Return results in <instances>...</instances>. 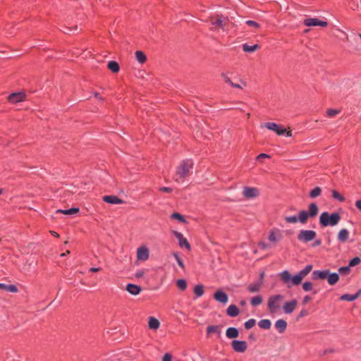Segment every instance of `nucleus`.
<instances>
[{
	"label": "nucleus",
	"mask_w": 361,
	"mask_h": 361,
	"mask_svg": "<svg viewBox=\"0 0 361 361\" xmlns=\"http://www.w3.org/2000/svg\"><path fill=\"white\" fill-rule=\"evenodd\" d=\"M341 219V215L338 213L329 214L324 212L320 215L319 223L323 227L335 226L338 224Z\"/></svg>",
	"instance_id": "nucleus-1"
},
{
	"label": "nucleus",
	"mask_w": 361,
	"mask_h": 361,
	"mask_svg": "<svg viewBox=\"0 0 361 361\" xmlns=\"http://www.w3.org/2000/svg\"><path fill=\"white\" fill-rule=\"evenodd\" d=\"M281 281L286 286L287 288H290L293 286H298L301 282V278L298 273L292 276L288 270H284L279 274Z\"/></svg>",
	"instance_id": "nucleus-2"
},
{
	"label": "nucleus",
	"mask_w": 361,
	"mask_h": 361,
	"mask_svg": "<svg viewBox=\"0 0 361 361\" xmlns=\"http://www.w3.org/2000/svg\"><path fill=\"white\" fill-rule=\"evenodd\" d=\"M308 209V211L301 210L298 213V220L302 224H306L309 218L315 217L319 212L318 206L314 202L310 204Z\"/></svg>",
	"instance_id": "nucleus-3"
},
{
	"label": "nucleus",
	"mask_w": 361,
	"mask_h": 361,
	"mask_svg": "<svg viewBox=\"0 0 361 361\" xmlns=\"http://www.w3.org/2000/svg\"><path fill=\"white\" fill-rule=\"evenodd\" d=\"M283 300V296L281 294H276L270 296L267 300V307L270 313H276L281 307V302Z\"/></svg>",
	"instance_id": "nucleus-4"
},
{
	"label": "nucleus",
	"mask_w": 361,
	"mask_h": 361,
	"mask_svg": "<svg viewBox=\"0 0 361 361\" xmlns=\"http://www.w3.org/2000/svg\"><path fill=\"white\" fill-rule=\"evenodd\" d=\"M317 233L313 230H300L298 240L302 243H307L315 239Z\"/></svg>",
	"instance_id": "nucleus-5"
},
{
	"label": "nucleus",
	"mask_w": 361,
	"mask_h": 361,
	"mask_svg": "<svg viewBox=\"0 0 361 361\" xmlns=\"http://www.w3.org/2000/svg\"><path fill=\"white\" fill-rule=\"evenodd\" d=\"M192 166L193 162L191 159H185L183 161V162L178 167V175L182 178H185L188 176L190 169H192Z\"/></svg>",
	"instance_id": "nucleus-6"
},
{
	"label": "nucleus",
	"mask_w": 361,
	"mask_h": 361,
	"mask_svg": "<svg viewBox=\"0 0 361 361\" xmlns=\"http://www.w3.org/2000/svg\"><path fill=\"white\" fill-rule=\"evenodd\" d=\"M173 233L174 236L178 239V245L181 248H185L188 250H190L191 246L189 242L185 238H184L183 235L181 233L177 231H173Z\"/></svg>",
	"instance_id": "nucleus-7"
},
{
	"label": "nucleus",
	"mask_w": 361,
	"mask_h": 361,
	"mask_svg": "<svg viewBox=\"0 0 361 361\" xmlns=\"http://www.w3.org/2000/svg\"><path fill=\"white\" fill-rule=\"evenodd\" d=\"M243 195L247 199H253L259 196V191L256 188L245 186L243 188Z\"/></svg>",
	"instance_id": "nucleus-8"
},
{
	"label": "nucleus",
	"mask_w": 361,
	"mask_h": 361,
	"mask_svg": "<svg viewBox=\"0 0 361 361\" xmlns=\"http://www.w3.org/2000/svg\"><path fill=\"white\" fill-rule=\"evenodd\" d=\"M303 23L305 26H307V27H311V26L326 27L327 25V22H326L324 20H321L317 18H305L303 21Z\"/></svg>",
	"instance_id": "nucleus-9"
},
{
	"label": "nucleus",
	"mask_w": 361,
	"mask_h": 361,
	"mask_svg": "<svg viewBox=\"0 0 361 361\" xmlns=\"http://www.w3.org/2000/svg\"><path fill=\"white\" fill-rule=\"evenodd\" d=\"M231 346L235 352L244 353L247 348V343L245 341L233 340Z\"/></svg>",
	"instance_id": "nucleus-10"
},
{
	"label": "nucleus",
	"mask_w": 361,
	"mask_h": 361,
	"mask_svg": "<svg viewBox=\"0 0 361 361\" xmlns=\"http://www.w3.org/2000/svg\"><path fill=\"white\" fill-rule=\"evenodd\" d=\"M149 251L147 246L142 245L137 248V258L140 261H146L149 259Z\"/></svg>",
	"instance_id": "nucleus-11"
},
{
	"label": "nucleus",
	"mask_w": 361,
	"mask_h": 361,
	"mask_svg": "<svg viewBox=\"0 0 361 361\" xmlns=\"http://www.w3.org/2000/svg\"><path fill=\"white\" fill-rule=\"evenodd\" d=\"M264 126L271 130L276 132V133L279 135H283L286 131V128L282 127L281 126L278 125L276 123H267Z\"/></svg>",
	"instance_id": "nucleus-12"
},
{
	"label": "nucleus",
	"mask_w": 361,
	"mask_h": 361,
	"mask_svg": "<svg viewBox=\"0 0 361 361\" xmlns=\"http://www.w3.org/2000/svg\"><path fill=\"white\" fill-rule=\"evenodd\" d=\"M214 298L219 302L226 304L228 301V295L222 290H218L214 293Z\"/></svg>",
	"instance_id": "nucleus-13"
},
{
	"label": "nucleus",
	"mask_w": 361,
	"mask_h": 361,
	"mask_svg": "<svg viewBox=\"0 0 361 361\" xmlns=\"http://www.w3.org/2000/svg\"><path fill=\"white\" fill-rule=\"evenodd\" d=\"M298 301L293 299L290 301L286 302L283 305V312L286 314H291L295 309Z\"/></svg>",
	"instance_id": "nucleus-14"
},
{
	"label": "nucleus",
	"mask_w": 361,
	"mask_h": 361,
	"mask_svg": "<svg viewBox=\"0 0 361 361\" xmlns=\"http://www.w3.org/2000/svg\"><path fill=\"white\" fill-rule=\"evenodd\" d=\"M25 94L23 92L12 93L8 96V101L11 103H18L24 100Z\"/></svg>",
	"instance_id": "nucleus-15"
},
{
	"label": "nucleus",
	"mask_w": 361,
	"mask_h": 361,
	"mask_svg": "<svg viewBox=\"0 0 361 361\" xmlns=\"http://www.w3.org/2000/svg\"><path fill=\"white\" fill-rule=\"evenodd\" d=\"M326 279L328 281L329 285L333 286L336 284L339 280V275L338 273H331L329 269H327V274Z\"/></svg>",
	"instance_id": "nucleus-16"
},
{
	"label": "nucleus",
	"mask_w": 361,
	"mask_h": 361,
	"mask_svg": "<svg viewBox=\"0 0 361 361\" xmlns=\"http://www.w3.org/2000/svg\"><path fill=\"white\" fill-rule=\"evenodd\" d=\"M103 200L105 202L111 204H121L123 202L121 199H119L117 196L115 195H105L103 197Z\"/></svg>",
	"instance_id": "nucleus-17"
},
{
	"label": "nucleus",
	"mask_w": 361,
	"mask_h": 361,
	"mask_svg": "<svg viewBox=\"0 0 361 361\" xmlns=\"http://www.w3.org/2000/svg\"><path fill=\"white\" fill-rule=\"evenodd\" d=\"M126 290L133 295H137L141 292L142 288L140 286L128 283L126 286Z\"/></svg>",
	"instance_id": "nucleus-18"
},
{
	"label": "nucleus",
	"mask_w": 361,
	"mask_h": 361,
	"mask_svg": "<svg viewBox=\"0 0 361 361\" xmlns=\"http://www.w3.org/2000/svg\"><path fill=\"white\" fill-rule=\"evenodd\" d=\"M361 294V288L359 289L355 294H343L341 296V300H346L352 302L355 300Z\"/></svg>",
	"instance_id": "nucleus-19"
},
{
	"label": "nucleus",
	"mask_w": 361,
	"mask_h": 361,
	"mask_svg": "<svg viewBox=\"0 0 361 361\" xmlns=\"http://www.w3.org/2000/svg\"><path fill=\"white\" fill-rule=\"evenodd\" d=\"M327 274V269L314 270L312 273V277L314 280L325 279Z\"/></svg>",
	"instance_id": "nucleus-20"
},
{
	"label": "nucleus",
	"mask_w": 361,
	"mask_h": 361,
	"mask_svg": "<svg viewBox=\"0 0 361 361\" xmlns=\"http://www.w3.org/2000/svg\"><path fill=\"white\" fill-rule=\"evenodd\" d=\"M262 281L259 280L255 283H250L247 286V290L250 293H257L259 292L262 288Z\"/></svg>",
	"instance_id": "nucleus-21"
},
{
	"label": "nucleus",
	"mask_w": 361,
	"mask_h": 361,
	"mask_svg": "<svg viewBox=\"0 0 361 361\" xmlns=\"http://www.w3.org/2000/svg\"><path fill=\"white\" fill-rule=\"evenodd\" d=\"M349 231L348 229L346 228H343L341 229L338 233V240L340 242V243H345L348 240V238H349Z\"/></svg>",
	"instance_id": "nucleus-22"
},
{
	"label": "nucleus",
	"mask_w": 361,
	"mask_h": 361,
	"mask_svg": "<svg viewBox=\"0 0 361 361\" xmlns=\"http://www.w3.org/2000/svg\"><path fill=\"white\" fill-rule=\"evenodd\" d=\"M275 327L279 333H283L287 328V322L284 319H279L275 322Z\"/></svg>",
	"instance_id": "nucleus-23"
},
{
	"label": "nucleus",
	"mask_w": 361,
	"mask_h": 361,
	"mask_svg": "<svg viewBox=\"0 0 361 361\" xmlns=\"http://www.w3.org/2000/svg\"><path fill=\"white\" fill-rule=\"evenodd\" d=\"M238 335V329L235 327H228L226 331V336L228 338H237Z\"/></svg>",
	"instance_id": "nucleus-24"
},
{
	"label": "nucleus",
	"mask_w": 361,
	"mask_h": 361,
	"mask_svg": "<svg viewBox=\"0 0 361 361\" xmlns=\"http://www.w3.org/2000/svg\"><path fill=\"white\" fill-rule=\"evenodd\" d=\"M226 313L231 317H237L239 314V309L235 305H231L226 310Z\"/></svg>",
	"instance_id": "nucleus-25"
},
{
	"label": "nucleus",
	"mask_w": 361,
	"mask_h": 361,
	"mask_svg": "<svg viewBox=\"0 0 361 361\" xmlns=\"http://www.w3.org/2000/svg\"><path fill=\"white\" fill-rule=\"evenodd\" d=\"M0 289H3L10 293H16L18 291V288L16 285L6 284L3 283H0Z\"/></svg>",
	"instance_id": "nucleus-26"
},
{
	"label": "nucleus",
	"mask_w": 361,
	"mask_h": 361,
	"mask_svg": "<svg viewBox=\"0 0 361 361\" xmlns=\"http://www.w3.org/2000/svg\"><path fill=\"white\" fill-rule=\"evenodd\" d=\"M207 334L215 333V334H216L217 336L219 338L221 336V326H218V325L208 326L207 327Z\"/></svg>",
	"instance_id": "nucleus-27"
},
{
	"label": "nucleus",
	"mask_w": 361,
	"mask_h": 361,
	"mask_svg": "<svg viewBox=\"0 0 361 361\" xmlns=\"http://www.w3.org/2000/svg\"><path fill=\"white\" fill-rule=\"evenodd\" d=\"M149 324V329H151L152 330H157L160 326L159 321L157 318L153 317H151L149 318V324Z\"/></svg>",
	"instance_id": "nucleus-28"
},
{
	"label": "nucleus",
	"mask_w": 361,
	"mask_h": 361,
	"mask_svg": "<svg viewBox=\"0 0 361 361\" xmlns=\"http://www.w3.org/2000/svg\"><path fill=\"white\" fill-rule=\"evenodd\" d=\"M312 269V266L311 264H307L304 269L298 272V274L300 276L302 281L310 272Z\"/></svg>",
	"instance_id": "nucleus-29"
},
{
	"label": "nucleus",
	"mask_w": 361,
	"mask_h": 361,
	"mask_svg": "<svg viewBox=\"0 0 361 361\" xmlns=\"http://www.w3.org/2000/svg\"><path fill=\"white\" fill-rule=\"evenodd\" d=\"M57 212L62 213L67 215H72L78 213L79 212L78 207H72L68 209H58Z\"/></svg>",
	"instance_id": "nucleus-30"
},
{
	"label": "nucleus",
	"mask_w": 361,
	"mask_h": 361,
	"mask_svg": "<svg viewBox=\"0 0 361 361\" xmlns=\"http://www.w3.org/2000/svg\"><path fill=\"white\" fill-rule=\"evenodd\" d=\"M259 48L258 44L248 45L247 44H243V50L247 53H251L256 51Z\"/></svg>",
	"instance_id": "nucleus-31"
},
{
	"label": "nucleus",
	"mask_w": 361,
	"mask_h": 361,
	"mask_svg": "<svg viewBox=\"0 0 361 361\" xmlns=\"http://www.w3.org/2000/svg\"><path fill=\"white\" fill-rule=\"evenodd\" d=\"M204 286L201 284H197L194 287V293L195 294L196 298H200L203 295Z\"/></svg>",
	"instance_id": "nucleus-32"
},
{
	"label": "nucleus",
	"mask_w": 361,
	"mask_h": 361,
	"mask_svg": "<svg viewBox=\"0 0 361 361\" xmlns=\"http://www.w3.org/2000/svg\"><path fill=\"white\" fill-rule=\"evenodd\" d=\"M135 55L136 60L140 63H143L144 62H145L147 58H146V55L144 54L143 51H136Z\"/></svg>",
	"instance_id": "nucleus-33"
},
{
	"label": "nucleus",
	"mask_w": 361,
	"mask_h": 361,
	"mask_svg": "<svg viewBox=\"0 0 361 361\" xmlns=\"http://www.w3.org/2000/svg\"><path fill=\"white\" fill-rule=\"evenodd\" d=\"M258 325L263 329H269L271 327V323L269 319H264L259 322Z\"/></svg>",
	"instance_id": "nucleus-34"
},
{
	"label": "nucleus",
	"mask_w": 361,
	"mask_h": 361,
	"mask_svg": "<svg viewBox=\"0 0 361 361\" xmlns=\"http://www.w3.org/2000/svg\"><path fill=\"white\" fill-rule=\"evenodd\" d=\"M262 302V297L260 295H256L251 298L250 304L252 306H257Z\"/></svg>",
	"instance_id": "nucleus-35"
},
{
	"label": "nucleus",
	"mask_w": 361,
	"mask_h": 361,
	"mask_svg": "<svg viewBox=\"0 0 361 361\" xmlns=\"http://www.w3.org/2000/svg\"><path fill=\"white\" fill-rule=\"evenodd\" d=\"M108 68L113 72L117 73L119 71V66L117 62L111 61L108 63Z\"/></svg>",
	"instance_id": "nucleus-36"
},
{
	"label": "nucleus",
	"mask_w": 361,
	"mask_h": 361,
	"mask_svg": "<svg viewBox=\"0 0 361 361\" xmlns=\"http://www.w3.org/2000/svg\"><path fill=\"white\" fill-rule=\"evenodd\" d=\"M322 193V189L319 187H316L310 192V197L315 198L319 196Z\"/></svg>",
	"instance_id": "nucleus-37"
},
{
	"label": "nucleus",
	"mask_w": 361,
	"mask_h": 361,
	"mask_svg": "<svg viewBox=\"0 0 361 361\" xmlns=\"http://www.w3.org/2000/svg\"><path fill=\"white\" fill-rule=\"evenodd\" d=\"M286 223L288 224H296L299 222L298 216H288L284 218Z\"/></svg>",
	"instance_id": "nucleus-38"
},
{
	"label": "nucleus",
	"mask_w": 361,
	"mask_h": 361,
	"mask_svg": "<svg viewBox=\"0 0 361 361\" xmlns=\"http://www.w3.org/2000/svg\"><path fill=\"white\" fill-rule=\"evenodd\" d=\"M268 239L269 241H271V242H276V241H278L279 240L281 239V235H279L278 236L275 234V233L271 231L270 233H269V235L268 236Z\"/></svg>",
	"instance_id": "nucleus-39"
},
{
	"label": "nucleus",
	"mask_w": 361,
	"mask_h": 361,
	"mask_svg": "<svg viewBox=\"0 0 361 361\" xmlns=\"http://www.w3.org/2000/svg\"><path fill=\"white\" fill-rule=\"evenodd\" d=\"M332 197L334 199L342 202L345 200L343 196H342L337 190H332Z\"/></svg>",
	"instance_id": "nucleus-40"
},
{
	"label": "nucleus",
	"mask_w": 361,
	"mask_h": 361,
	"mask_svg": "<svg viewBox=\"0 0 361 361\" xmlns=\"http://www.w3.org/2000/svg\"><path fill=\"white\" fill-rule=\"evenodd\" d=\"M256 324V320L255 319H250L245 322V328L246 329H252Z\"/></svg>",
	"instance_id": "nucleus-41"
},
{
	"label": "nucleus",
	"mask_w": 361,
	"mask_h": 361,
	"mask_svg": "<svg viewBox=\"0 0 361 361\" xmlns=\"http://www.w3.org/2000/svg\"><path fill=\"white\" fill-rule=\"evenodd\" d=\"M178 287L182 290H184L187 288V283L185 279H178L176 282Z\"/></svg>",
	"instance_id": "nucleus-42"
},
{
	"label": "nucleus",
	"mask_w": 361,
	"mask_h": 361,
	"mask_svg": "<svg viewBox=\"0 0 361 361\" xmlns=\"http://www.w3.org/2000/svg\"><path fill=\"white\" fill-rule=\"evenodd\" d=\"M302 288L305 292L311 291L313 290V285L310 281H305L302 284Z\"/></svg>",
	"instance_id": "nucleus-43"
},
{
	"label": "nucleus",
	"mask_w": 361,
	"mask_h": 361,
	"mask_svg": "<svg viewBox=\"0 0 361 361\" xmlns=\"http://www.w3.org/2000/svg\"><path fill=\"white\" fill-rule=\"evenodd\" d=\"M171 218L173 219H177L178 221L180 222H185V219H184L183 216H182L180 214L175 212L171 214Z\"/></svg>",
	"instance_id": "nucleus-44"
},
{
	"label": "nucleus",
	"mask_w": 361,
	"mask_h": 361,
	"mask_svg": "<svg viewBox=\"0 0 361 361\" xmlns=\"http://www.w3.org/2000/svg\"><path fill=\"white\" fill-rule=\"evenodd\" d=\"M361 262V259L358 257L353 258L349 262V267H355Z\"/></svg>",
	"instance_id": "nucleus-45"
},
{
	"label": "nucleus",
	"mask_w": 361,
	"mask_h": 361,
	"mask_svg": "<svg viewBox=\"0 0 361 361\" xmlns=\"http://www.w3.org/2000/svg\"><path fill=\"white\" fill-rule=\"evenodd\" d=\"M350 271V268L348 266H346V267H341L338 269V272L339 274H344V275H346L348 274Z\"/></svg>",
	"instance_id": "nucleus-46"
},
{
	"label": "nucleus",
	"mask_w": 361,
	"mask_h": 361,
	"mask_svg": "<svg viewBox=\"0 0 361 361\" xmlns=\"http://www.w3.org/2000/svg\"><path fill=\"white\" fill-rule=\"evenodd\" d=\"M245 23L248 26L253 27L255 28H259L260 27L259 24L257 22H256L255 20H246Z\"/></svg>",
	"instance_id": "nucleus-47"
},
{
	"label": "nucleus",
	"mask_w": 361,
	"mask_h": 361,
	"mask_svg": "<svg viewBox=\"0 0 361 361\" xmlns=\"http://www.w3.org/2000/svg\"><path fill=\"white\" fill-rule=\"evenodd\" d=\"M338 112L339 111L337 109H329L326 111V114L329 117H333L337 114H338Z\"/></svg>",
	"instance_id": "nucleus-48"
},
{
	"label": "nucleus",
	"mask_w": 361,
	"mask_h": 361,
	"mask_svg": "<svg viewBox=\"0 0 361 361\" xmlns=\"http://www.w3.org/2000/svg\"><path fill=\"white\" fill-rule=\"evenodd\" d=\"M77 30H78V27L77 26H75V27H65L64 29L62 30V31L64 33L69 34L71 32H73L76 31Z\"/></svg>",
	"instance_id": "nucleus-49"
},
{
	"label": "nucleus",
	"mask_w": 361,
	"mask_h": 361,
	"mask_svg": "<svg viewBox=\"0 0 361 361\" xmlns=\"http://www.w3.org/2000/svg\"><path fill=\"white\" fill-rule=\"evenodd\" d=\"M259 246L262 250H267L271 247V245L265 242L261 241L259 243Z\"/></svg>",
	"instance_id": "nucleus-50"
},
{
	"label": "nucleus",
	"mask_w": 361,
	"mask_h": 361,
	"mask_svg": "<svg viewBox=\"0 0 361 361\" xmlns=\"http://www.w3.org/2000/svg\"><path fill=\"white\" fill-rule=\"evenodd\" d=\"M212 24L214 25L219 26V27H224V23L223 20L221 18L216 19L215 21H214L212 23Z\"/></svg>",
	"instance_id": "nucleus-51"
},
{
	"label": "nucleus",
	"mask_w": 361,
	"mask_h": 361,
	"mask_svg": "<svg viewBox=\"0 0 361 361\" xmlns=\"http://www.w3.org/2000/svg\"><path fill=\"white\" fill-rule=\"evenodd\" d=\"M222 77L224 78V80L225 81V82H226L227 84L230 85L231 87H232V84H233L234 82H233L231 81V80L230 79V78H228L226 74L223 73L222 74Z\"/></svg>",
	"instance_id": "nucleus-52"
},
{
	"label": "nucleus",
	"mask_w": 361,
	"mask_h": 361,
	"mask_svg": "<svg viewBox=\"0 0 361 361\" xmlns=\"http://www.w3.org/2000/svg\"><path fill=\"white\" fill-rule=\"evenodd\" d=\"M159 190L164 192H171L172 191V188L169 187H161Z\"/></svg>",
	"instance_id": "nucleus-53"
},
{
	"label": "nucleus",
	"mask_w": 361,
	"mask_h": 361,
	"mask_svg": "<svg viewBox=\"0 0 361 361\" xmlns=\"http://www.w3.org/2000/svg\"><path fill=\"white\" fill-rule=\"evenodd\" d=\"M245 86V83L244 82H241V85L237 84V83L232 84L233 87L239 88V89H243V87Z\"/></svg>",
	"instance_id": "nucleus-54"
},
{
	"label": "nucleus",
	"mask_w": 361,
	"mask_h": 361,
	"mask_svg": "<svg viewBox=\"0 0 361 361\" xmlns=\"http://www.w3.org/2000/svg\"><path fill=\"white\" fill-rule=\"evenodd\" d=\"M172 356L169 353H166L163 357V361H171Z\"/></svg>",
	"instance_id": "nucleus-55"
},
{
	"label": "nucleus",
	"mask_w": 361,
	"mask_h": 361,
	"mask_svg": "<svg viewBox=\"0 0 361 361\" xmlns=\"http://www.w3.org/2000/svg\"><path fill=\"white\" fill-rule=\"evenodd\" d=\"M267 157H269V156L268 154L262 153L257 157V160L260 161L262 159L267 158Z\"/></svg>",
	"instance_id": "nucleus-56"
},
{
	"label": "nucleus",
	"mask_w": 361,
	"mask_h": 361,
	"mask_svg": "<svg viewBox=\"0 0 361 361\" xmlns=\"http://www.w3.org/2000/svg\"><path fill=\"white\" fill-rule=\"evenodd\" d=\"M321 244H322V240L320 239H317L314 242V243L312 244V246L317 247V246L321 245Z\"/></svg>",
	"instance_id": "nucleus-57"
},
{
	"label": "nucleus",
	"mask_w": 361,
	"mask_h": 361,
	"mask_svg": "<svg viewBox=\"0 0 361 361\" xmlns=\"http://www.w3.org/2000/svg\"><path fill=\"white\" fill-rule=\"evenodd\" d=\"M176 262L181 268H184V264L180 257L177 259Z\"/></svg>",
	"instance_id": "nucleus-58"
},
{
	"label": "nucleus",
	"mask_w": 361,
	"mask_h": 361,
	"mask_svg": "<svg viewBox=\"0 0 361 361\" xmlns=\"http://www.w3.org/2000/svg\"><path fill=\"white\" fill-rule=\"evenodd\" d=\"M310 299L311 298L309 295H305L302 300L303 304H306L307 302H308L310 300Z\"/></svg>",
	"instance_id": "nucleus-59"
},
{
	"label": "nucleus",
	"mask_w": 361,
	"mask_h": 361,
	"mask_svg": "<svg viewBox=\"0 0 361 361\" xmlns=\"http://www.w3.org/2000/svg\"><path fill=\"white\" fill-rule=\"evenodd\" d=\"M307 312L306 310H303L300 311V312L299 313L298 318L302 317L307 315Z\"/></svg>",
	"instance_id": "nucleus-60"
},
{
	"label": "nucleus",
	"mask_w": 361,
	"mask_h": 361,
	"mask_svg": "<svg viewBox=\"0 0 361 361\" xmlns=\"http://www.w3.org/2000/svg\"><path fill=\"white\" fill-rule=\"evenodd\" d=\"M355 206L361 210V200H358L355 202Z\"/></svg>",
	"instance_id": "nucleus-61"
},
{
	"label": "nucleus",
	"mask_w": 361,
	"mask_h": 361,
	"mask_svg": "<svg viewBox=\"0 0 361 361\" xmlns=\"http://www.w3.org/2000/svg\"><path fill=\"white\" fill-rule=\"evenodd\" d=\"M100 270V268L99 267H92L90 269V271L91 272H97Z\"/></svg>",
	"instance_id": "nucleus-62"
},
{
	"label": "nucleus",
	"mask_w": 361,
	"mask_h": 361,
	"mask_svg": "<svg viewBox=\"0 0 361 361\" xmlns=\"http://www.w3.org/2000/svg\"><path fill=\"white\" fill-rule=\"evenodd\" d=\"M143 274H144V272L140 271H138V272L136 273V276L137 277H141V276H143Z\"/></svg>",
	"instance_id": "nucleus-63"
},
{
	"label": "nucleus",
	"mask_w": 361,
	"mask_h": 361,
	"mask_svg": "<svg viewBox=\"0 0 361 361\" xmlns=\"http://www.w3.org/2000/svg\"><path fill=\"white\" fill-rule=\"evenodd\" d=\"M51 234L54 237H59V234L55 231H51Z\"/></svg>",
	"instance_id": "nucleus-64"
}]
</instances>
